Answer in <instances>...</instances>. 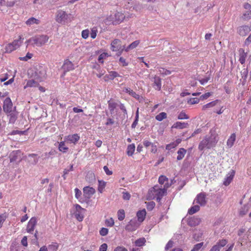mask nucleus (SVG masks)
<instances>
[{
	"label": "nucleus",
	"mask_w": 251,
	"mask_h": 251,
	"mask_svg": "<svg viewBox=\"0 0 251 251\" xmlns=\"http://www.w3.org/2000/svg\"><path fill=\"white\" fill-rule=\"evenodd\" d=\"M217 142L216 137L214 135L206 136L200 143L199 149L203 150L204 148L210 149L215 146Z\"/></svg>",
	"instance_id": "1"
},
{
	"label": "nucleus",
	"mask_w": 251,
	"mask_h": 251,
	"mask_svg": "<svg viewBox=\"0 0 251 251\" xmlns=\"http://www.w3.org/2000/svg\"><path fill=\"white\" fill-rule=\"evenodd\" d=\"M46 76V71L45 68L40 66L36 68L34 72L32 74L33 78L40 82L45 80Z\"/></svg>",
	"instance_id": "2"
},
{
	"label": "nucleus",
	"mask_w": 251,
	"mask_h": 251,
	"mask_svg": "<svg viewBox=\"0 0 251 251\" xmlns=\"http://www.w3.org/2000/svg\"><path fill=\"white\" fill-rule=\"evenodd\" d=\"M49 40V37L46 35H42L38 36H36L34 38L29 39L26 41L28 43L33 42V44L38 47H41L44 45Z\"/></svg>",
	"instance_id": "3"
},
{
	"label": "nucleus",
	"mask_w": 251,
	"mask_h": 251,
	"mask_svg": "<svg viewBox=\"0 0 251 251\" xmlns=\"http://www.w3.org/2000/svg\"><path fill=\"white\" fill-rule=\"evenodd\" d=\"M22 151L20 150L12 151L9 155L10 162H17V164H18L22 160Z\"/></svg>",
	"instance_id": "4"
},
{
	"label": "nucleus",
	"mask_w": 251,
	"mask_h": 251,
	"mask_svg": "<svg viewBox=\"0 0 251 251\" xmlns=\"http://www.w3.org/2000/svg\"><path fill=\"white\" fill-rule=\"evenodd\" d=\"M140 223L136 218L131 219L125 227V229L128 231H133L136 230L139 226Z\"/></svg>",
	"instance_id": "5"
},
{
	"label": "nucleus",
	"mask_w": 251,
	"mask_h": 251,
	"mask_svg": "<svg viewBox=\"0 0 251 251\" xmlns=\"http://www.w3.org/2000/svg\"><path fill=\"white\" fill-rule=\"evenodd\" d=\"M126 44H123L122 41L118 39H115L111 43L110 49L112 51H117L123 48L126 47Z\"/></svg>",
	"instance_id": "6"
},
{
	"label": "nucleus",
	"mask_w": 251,
	"mask_h": 251,
	"mask_svg": "<svg viewBox=\"0 0 251 251\" xmlns=\"http://www.w3.org/2000/svg\"><path fill=\"white\" fill-rule=\"evenodd\" d=\"M69 15L66 12L59 10L57 11L56 15V21L59 23H65L68 19Z\"/></svg>",
	"instance_id": "7"
},
{
	"label": "nucleus",
	"mask_w": 251,
	"mask_h": 251,
	"mask_svg": "<svg viewBox=\"0 0 251 251\" xmlns=\"http://www.w3.org/2000/svg\"><path fill=\"white\" fill-rule=\"evenodd\" d=\"M125 18V16L123 13L119 12H116L113 16H111L113 25H117L120 24L123 21Z\"/></svg>",
	"instance_id": "8"
},
{
	"label": "nucleus",
	"mask_w": 251,
	"mask_h": 251,
	"mask_svg": "<svg viewBox=\"0 0 251 251\" xmlns=\"http://www.w3.org/2000/svg\"><path fill=\"white\" fill-rule=\"evenodd\" d=\"M13 108V103L9 97L6 98L3 101V109L6 113H10L12 112Z\"/></svg>",
	"instance_id": "9"
},
{
	"label": "nucleus",
	"mask_w": 251,
	"mask_h": 251,
	"mask_svg": "<svg viewBox=\"0 0 251 251\" xmlns=\"http://www.w3.org/2000/svg\"><path fill=\"white\" fill-rule=\"evenodd\" d=\"M62 69L64 71L63 75H65L67 72L75 69L74 65L68 59H65L62 66Z\"/></svg>",
	"instance_id": "10"
},
{
	"label": "nucleus",
	"mask_w": 251,
	"mask_h": 251,
	"mask_svg": "<svg viewBox=\"0 0 251 251\" xmlns=\"http://www.w3.org/2000/svg\"><path fill=\"white\" fill-rule=\"evenodd\" d=\"M166 193V190L165 189L159 188L158 186H155L149 192L148 194L151 195V194L152 193V195L163 197Z\"/></svg>",
	"instance_id": "11"
},
{
	"label": "nucleus",
	"mask_w": 251,
	"mask_h": 251,
	"mask_svg": "<svg viewBox=\"0 0 251 251\" xmlns=\"http://www.w3.org/2000/svg\"><path fill=\"white\" fill-rule=\"evenodd\" d=\"M37 220L36 217H32L28 221L26 230L28 233L32 234L37 224Z\"/></svg>",
	"instance_id": "12"
},
{
	"label": "nucleus",
	"mask_w": 251,
	"mask_h": 251,
	"mask_svg": "<svg viewBox=\"0 0 251 251\" xmlns=\"http://www.w3.org/2000/svg\"><path fill=\"white\" fill-rule=\"evenodd\" d=\"M75 212H74V214L75 218L79 222L83 221L84 216L82 214L81 211H84L85 209L82 208L79 204H76L75 205Z\"/></svg>",
	"instance_id": "13"
},
{
	"label": "nucleus",
	"mask_w": 251,
	"mask_h": 251,
	"mask_svg": "<svg viewBox=\"0 0 251 251\" xmlns=\"http://www.w3.org/2000/svg\"><path fill=\"white\" fill-rule=\"evenodd\" d=\"M83 196L86 200H88L95 193L96 191L93 187L85 186L83 188Z\"/></svg>",
	"instance_id": "14"
},
{
	"label": "nucleus",
	"mask_w": 251,
	"mask_h": 251,
	"mask_svg": "<svg viewBox=\"0 0 251 251\" xmlns=\"http://www.w3.org/2000/svg\"><path fill=\"white\" fill-rule=\"evenodd\" d=\"M194 201L199 204L201 206H204L206 203V194L204 192H201L197 195Z\"/></svg>",
	"instance_id": "15"
},
{
	"label": "nucleus",
	"mask_w": 251,
	"mask_h": 251,
	"mask_svg": "<svg viewBox=\"0 0 251 251\" xmlns=\"http://www.w3.org/2000/svg\"><path fill=\"white\" fill-rule=\"evenodd\" d=\"M201 219L196 216H193L187 219V224L190 226H195L200 224Z\"/></svg>",
	"instance_id": "16"
},
{
	"label": "nucleus",
	"mask_w": 251,
	"mask_h": 251,
	"mask_svg": "<svg viewBox=\"0 0 251 251\" xmlns=\"http://www.w3.org/2000/svg\"><path fill=\"white\" fill-rule=\"evenodd\" d=\"M251 31L250 27L249 26L247 25H242L239 26L237 28V32L241 36H244L248 34V33Z\"/></svg>",
	"instance_id": "17"
},
{
	"label": "nucleus",
	"mask_w": 251,
	"mask_h": 251,
	"mask_svg": "<svg viewBox=\"0 0 251 251\" xmlns=\"http://www.w3.org/2000/svg\"><path fill=\"white\" fill-rule=\"evenodd\" d=\"M235 172L234 170H231L226 175V177L225 178V180L224 181L223 184L225 186L228 185L232 180L233 179V178L235 175Z\"/></svg>",
	"instance_id": "18"
},
{
	"label": "nucleus",
	"mask_w": 251,
	"mask_h": 251,
	"mask_svg": "<svg viewBox=\"0 0 251 251\" xmlns=\"http://www.w3.org/2000/svg\"><path fill=\"white\" fill-rule=\"evenodd\" d=\"M28 162L31 165H35L38 162L39 157H38V155L37 154H29L28 155Z\"/></svg>",
	"instance_id": "19"
},
{
	"label": "nucleus",
	"mask_w": 251,
	"mask_h": 251,
	"mask_svg": "<svg viewBox=\"0 0 251 251\" xmlns=\"http://www.w3.org/2000/svg\"><path fill=\"white\" fill-rule=\"evenodd\" d=\"M40 81H38L35 79L34 78L33 79H31L28 80L27 81L26 84L24 86V88L25 89L26 87H36L39 86V83Z\"/></svg>",
	"instance_id": "20"
},
{
	"label": "nucleus",
	"mask_w": 251,
	"mask_h": 251,
	"mask_svg": "<svg viewBox=\"0 0 251 251\" xmlns=\"http://www.w3.org/2000/svg\"><path fill=\"white\" fill-rule=\"evenodd\" d=\"M146 215V211L145 209L138 211L136 214V216L138 219L137 221H138L139 223H141L144 221Z\"/></svg>",
	"instance_id": "21"
},
{
	"label": "nucleus",
	"mask_w": 251,
	"mask_h": 251,
	"mask_svg": "<svg viewBox=\"0 0 251 251\" xmlns=\"http://www.w3.org/2000/svg\"><path fill=\"white\" fill-rule=\"evenodd\" d=\"M66 139L70 143L75 144L80 139L78 134L69 135L66 137Z\"/></svg>",
	"instance_id": "22"
},
{
	"label": "nucleus",
	"mask_w": 251,
	"mask_h": 251,
	"mask_svg": "<svg viewBox=\"0 0 251 251\" xmlns=\"http://www.w3.org/2000/svg\"><path fill=\"white\" fill-rule=\"evenodd\" d=\"M153 87L155 90H160L161 88V80L159 77L155 76L154 77Z\"/></svg>",
	"instance_id": "23"
},
{
	"label": "nucleus",
	"mask_w": 251,
	"mask_h": 251,
	"mask_svg": "<svg viewBox=\"0 0 251 251\" xmlns=\"http://www.w3.org/2000/svg\"><path fill=\"white\" fill-rule=\"evenodd\" d=\"M188 126V124L187 123L177 122L174 124L172 127L181 129L187 127Z\"/></svg>",
	"instance_id": "24"
},
{
	"label": "nucleus",
	"mask_w": 251,
	"mask_h": 251,
	"mask_svg": "<svg viewBox=\"0 0 251 251\" xmlns=\"http://www.w3.org/2000/svg\"><path fill=\"white\" fill-rule=\"evenodd\" d=\"M7 116L9 117V123L14 124L18 118L17 113L16 111H12L10 113H7Z\"/></svg>",
	"instance_id": "25"
},
{
	"label": "nucleus",
	"mask_w": 251,
	"mask_h": 251,
	"mask_svg": "<svg viewBox=\"0 0 251 251\" xmlns=\"http://www.w3.org/2000/svg\"><path fill=\"white\" fill-rule=\"evenodd\" d=\"M123 91L125 93H128L131 96L137 100H139L140 98V96L139 95L137 94L135 92L129 88H124Z\"/></svg>",
	"instance_id": "26"
},
{
	"label": "nucleus",
	"mask_w": 251,
	"mask_h": 251,
	"mask_svg": "<svg viewBox=\"0 0 251 251\" xmlns=\"http://www.w3.org/2000/svg\"><path fill=\"white\" fill-rule=\"evenodd\" d=\"M240 58L239 61L241 64H243L245 62L246 58L247 57V53L245 52L243 49H240L239 50Z\"/></svg>",
	"instance_id": "27"
},
{
	"label": "nucleus",
	"mask_w": 251,
	"mask_h": 251,
	"mask_svg": "<svg viewBox=\"0 0 251 251\" xmlns=\"http://www.w3.org/2000/svg\"><path fill=\"white\" fill-rule=\"evenodd\" d=\"M0 3L1 5L12 7L15 3V0H0Z\"/></svg>",
	"instance_id": "28"
},
{
	"label": "nucleus",
	"mask_w": 251,
	"mask_h": 251,
	"mask_svg": "<svg viewBox=\"0 0 251 251\" xmlns=\"http://www.w3.org/2000/svg\"><path fill=\"white\" fill-rule=\"evenodd\" d=\"M135 149V146L134 144H129L127 146L126 153L128 156H132Z\"/></svg>",
	"instance_id": "29"
},
{
	"label": "nucleus",
	"mask_w": 251,
	"mask_h": 251,
	"mask_svg": "<svg viewBox=\"0 0 251 251\" xmlns=\"http://www.w3.org/2000/svg\"><path fill=\"white\" fill-rule=\"evenodd\" d=\"M241 74L242 75V78L241 79L243 80L242 84L244 85L247 81V78L248 75V70L247 69H243L241 71Z\"/></svg>",
	"instance_id": "30"
},
{
	"label": "nucleus",
	"mask_w": 251,
	"mask_h": 251,
	"mask_svg": "<svg viewBox=\"0 0 251 251\" xmlns=\"http://www.w3.org/2000/svg\"><path fill=\"white\" fill-rule=\"evenodd\" d=\"M177 153L178 154L177 156V160H180L184 157L185 154L186 153V150L184 148H180L178 150Z\"/></svg>",
	"instance_id": "31"
},
{
	"label": "nucleus",
	"mask_w": 251,
	"mask_h": 251,
	"mask_svg": "<svg viewBox=\"0 0 251 251\" xmlns=\"http://www.w3.org/2000/svg\"><path fill=\"white\" fill-rule=\"evenodd\" d=\"M236 135L235 133H232L227 141V145L229 148H231L234 144L235 141Z\"/></svg>",
	"instance_id": "32"
},
{
	"label": "nucleus",
	"mask_w": 251,
	"mask_h": 251,
	"mask_svg": "<svg viewBox=\"0 0 251 251\" xmlns=\"http://www.w3.org/2000/svg\"><path fill=\"white\" fill-rule=\"evenodd\" d=\"M139 44V40H136L127 46H126V51L128 52L130 50L135 48Z\"/></svg>",
	"instance_id": "33"
},
{
	"label": "nucleus",
	"mask_w": 251,
	"mask_h": 251,
	"mask_svg": "<svg viewBox=\"0 0 251 251\" xmlns=\"http://www.w3.org/2000/svg\"><path fill=\"white\" fill-rule=\"evenodd\" d=\"M108 108L110 110L111 114H112L114 109L117 106V103L112 101L111 100L108 101Z\"/></svg>",
	"instance_id": "34"
},
{
	"label": "nucleus",
	"mask_w": 251,
	"mask_h": 251,
	"mask_svg": "<svg viewBox=\"0 0 251 251\" xmlns=\"http://www.w3.org/2000/svg\"><path fill=\"white\" fill-rule=\"evenodd\" d=\"M120 76V75L116 71H111L109 72V74L105 76L108 79L110 80H113L115 78Z\"/></svg>",
	"instance_id": "35"
},
{
	"label": "nucleus",
	"mask_w": 251,
	"mask_h": 251,
	"mask_svg": "<svg viewBox=\"0 0 251 251\" xmlns=\"http://www.w3.org/2000/svg\"><path fill=\"white\" fill-rule=\"evenodd\" d=\"M86 179L89 183H93L96 181L95 176L94 173H88L86 176Z\"/></svg>",
	"instance_id": "36"
},
{
	"label": "nucleus",
	"mask_w": 251,
	"mask_h": 251,
	"mask_svg": "<svg viewBox=\"0 0 251 251\" xmlns=\"http://www.w3.org/2000/svg\"><path fill=\"white\" fill-rule=\"evenodd\" d=\"M22 42V37L20 36L19 39L14 40L13 42H12L10 44L12 45V46L17 49L20 46Z\"/></svg>",
	"instance_id": "37"
},
{
	"label": "nucleus",
	"mask_w": 251,
	"mask_h": 251,
	"mask_svg": "<svg viewBox=\"0 0 251 251\" xmlns=\"http://www.w3.org/2000/svg\"><path fill=\"white\" fill-rule=\"evenodd\" d=\"M39 23H40V21L37 19H35L34 17L30 18L26 22V25H32L34 24H35L36 25H38V24H39Z\"/></svg>",
	"instance_id": "38"
},
{
	"label": "nucleus",
	"mask_w": 251,
	"mask_h": 251,
	"mask_svg": "<svg viewBox=\"0 0 251 251\" xmlns=\"http://www.w3.org/2000/svg\"><path fill=\"white\" fill-rule=\"evenodd\" d=\"M68 149L69 148L65 146V142L64 141H62L59 144L58 150L59 151L63 153H65L68 151Z\"/></svg>",
	"instance_id": "39"
},
{
	"label": "nucleus",
	"mask_w": 251,
	"mask_h": 251,
	"mask_svg": "<svg viewBox=\"0 0 251 251\" xmlns=\"http://www.w3.org/2000/svg\"><path fill=\"white\" fill-rule=\"evenodd\" d=\"M200 207L198 205H194L188 210V213L190 215L194 214V213H196L197 212L199 211L200 210Z\"/></svg>",
	"instance_id": "40"
},
{
	"label": "nucleus",
	"mask_w": 251,
	"mask_h": 251,
	"mask_svg": "<svg viewBox=\"0 0 251 251\" xmlns=\"http://www.w3.org/2000/svg\"><path fill=\"white\" fill-rule=\"evenodd\" d=\"M167 118V114L165 112H162L155 116V119L159 122Z\"/></svg>",
	"instance_id": "41"
},
{
	"label": "nucleus",
	"mask_w": 251,
	"mask_h": 251,
	"mask_svg": "<svg viewBox=\"0 0 251 251\" xmlns=\"http://www.w3.org/2000/svg\"><path fill=\"white\" fill-rule=\"evenodd\" d=\"M219 102V100H217L214 101H212L210 102L207 103L203 106L202 109H205L206 108H208L210 107H212L216 105V104Z\"/></svg>",
	"instance_id": "42"
},
{
	"label": "nucleus",
	"mask_w": 251,
	"mask_h": 251,
	"mask_svg": "<svg viewBox=\"0 0 251 251\" xmlns=\"http://www.w3.org/2000/svg\"><path fill=\"white\" fill-rule=\"evenodd\" d=\"M118 219L119 221H123L125 218V213L123 209H120L117 212Z\"/></svg>",
	"instance_id": "43"
},
{
	"label": "nucleus",
	"mask_w": 251,
	"mask_h": 251,
	"mask_svg": "<svg viewBox=\"0 0 251 251\" xmlns=\"http://www.w3.org/2000/svg\"><path fill=\"white\" fill-rule=\"evenodd\" d=\"M59 245L56 243H52L48 246V249L50 251H57L58 249Z\"/></svg>",
	"instance_id": "44"
},
{
	"label": "nucleus",
	"mask_w": 251,
	"mask_h": 251,
	"mask_svg": "<svg viewBox=\"0 0 251 251\" xmlns=\"http://www.w3.org/2000/svg\"><path fill=\"white\" fill-rule=\"evenodd\" d=\"M98 191L102 193L106 185V182L103 180H99Z\"/></svg>",
	"instance_id": "45"
},
{
	"label": "nucleus",
	"mask_w": 251,
	"mask_h": 251,
	"mask_svg": "<svg viewBox=\"0 0 251 251\" xmlns=\"http://www.w3.org/2000/svg\"><path fill=\"white\" fill-rule=\"evenodd\" d=\"M57 153L55 150H51L49 152H45L43 155L45 156V159H49L50 156H54Z\"/></svg>",
	"instance_id": "46"
},
{
	"label": "nucleus",
	"mask_w": 251,
	"mask_h": 251,
	"mask_svg": "<svg viewBox=\"0 0 251 251\" xmlns=\"http://www.w3.org/2000/svg\"><path fill=\"white\" fill-rule=\"evenodd\" d=\"M189 118V117L183 111L180 112L177 116V119L179 120L188 119Z\"/></svg>",
	"instance_id": "47"
},
{
	"label": "nucleus",
	"mask_w": 251,
	"mask_h": 251,
	"mask_svg": "<svg viewBox=\"0 0 251 251\" xmlns=\"http://www.w3.org/2000/svg\"><path fill=\"white\" fill-rule=\"evenodd\" d=\"M145 242H146V240L144 238H141L137 239L135 241V245L136 246L141 247L145 244Z\"/></svg>",
	"instance_id": "48"
},
{
	"label": "nucleus",
	"mask_w": 251,
	"mask_h": 251,
	"mask_svg": "<svg viewBox=\"0 0 251 251\" xmlns=\"http://www.w3.org/2000/svg\"><path fill=\"white\" fill-rule=\"evenodd\" d=\"M242 18L244 20H249L251 18V10L246 11L242 16Z\"/></svg>",
	"instance_id": "49"
},
{
	"label": "nucleus",
	"mask_w": 251,
	"mask_h": 251,
	"mask_svg": "<svg viewBox=\"0 0 251 251\" xmlns=\"http://www.w3.org/2000/svg\"><path fill=\"white\" fill-rule=\"evenodd\" d=\"M5 52L6 53H10L12 51L16 50V48H15L12 45H11L10 43H9V44H8L6 47H5Z\"/></svg>",
	"instance_id": "50"
},
{
	"label": "nucleus",
	"mask_w": 251,
	"mask_h": 251,
	"mask_svg": "<svg viewBox=\"0 0 251 251\" xmlns=\"http://www.w3.org/2000/svg\"><path fill=\"white\" fill-rule=\"evenodd\" d=\"M33 54L31 53L27 52L26 55L24 57H20L19 59L21 61H27L28 59L32 58Z\"/></svg>",
	"instance_id": "51"
},
{
	"label": "nucleus",
	"mask_w": 251,
	"mask_h": 251,
	"mask_svg": "<svg viewBox=\"0 0 251 251\" xmlns=\"http://www.w3.org/2000/svg\"><path fill=\"white\" fill-rule=\"evenodd\" d=\"M7 216L6 213L0 214V228L2 226L3 222L5 221Z\"/></svg>",
	"instance_id": "52"
},
{
	"label": "nucleus",
	"mask_w": 251,
	"mask_h": 251,
	"mask_svg": "<svg viewBox=\"0 0 251 251\" xmlns=\"http://www.w3.org/2000/svg\"><path fill=\"white\" fill-rule=\"evenodd\" d=\"M98 30L96 27H93L91 29L90 36L92 39H95L96 37Z\"/></svg>",
	"instance_id": "53"
},
{
	"label": "nucleus",
	"mask_w": 251,
	"mask_h": 251,
	"mask_svg": "<svg viewBox=\"0 0 251 251\" xmlns=\"http://www.w3.org/2000/svg\"><path fill=\"white\" fill-rule=\"evenodd\" d=\"M108 56V54L107 53H102L100 54L99 57H98V61L100 63H103V59L105 58L106 57Z\"/></svg>",
	"instance_id": "54"
},
{
	"label": "nucleus",
	"mask_w": 251,
	"mask_h": 251,
	"mask_svg": "<svg viewBox=\"0 0 251 251\" xmlns=\"http://www.w3.org/2000/svg\"><path fill=\"white\" fill-rule=\"evenodd\" d=\"M203 242H201L198 244H197L194 245L193 249L191 251H199L201 248L203 246Z\"/></svg>",
	"instance_id": "55"
},
{
	"label": "nucleus",
	"mask_w": 251,
	"mask_h": 251,
	"mask_svg": "<svg viewBox=\"0 0 251 251\" xmlns=\"http://www.w3.org/2000/svg\"><path fill=\"white\" fill-rule=\"evenodd\" d=\"M159 71L160 73L164 75H169L171 74V71L168 70L167 69H165L164 68H160L159 70Z\"/></svg>",
	"instance_id": "56"
},
{
	"label": "nucleus",
	"mask_w": 251,
	"mask_h": 251,
	"mask_svg": "<svg viewBox=\"0 0 251 251\" xmlns=\"http://www.w3.org/2000/svg\"><path fill=\"white\" fill-rule=\"evenodd\" d=\"M168 181V178L165 176H161L158 178V182L160 184H163L166 181Z\"/></svg>",
	"instance_id": "57"
},
{
	"label": "nucleus",
	"mask_w": 251,
	"mask_h": 251,
	"mask_svg": "<svg viewBox=\"0 0 251 251\" xmlns=\"http://www.w3.org/2000/svg\"><path fill=\"white\" fill-rule=\"evenodd\" d=\"M227 243V241L226 239H221L218 241L217 244L219 246V247L222 248L226 245Z\"/></svg>",
	"instance_id": "58"
},
{
	"label": "nucleus",
	"mask_w": 251,
	"mask_h": 251,
	"mask_svg": "<svg viewBox=\"0 0 251 251\" xmlns=\"http://www.w3.org/2000/svg\"><path fill=\"white\" fill-rule=\"evenodd\" d=\"M155 205V203L153 201H150L147 203V208L148 210L151 211L153 209Z\"/></svg>",
	"instance_id": "59"
},
{
	"label": "nucleus",
	"mask_w": 251,
	"mask_h": 251,
	"mask_svg": "<svg viewBox=\"0 0 251 251\" xmlns=\"http://www.w3.org/2000/svg\"><path fill=\"white\" fill-rule=\"evenodd\" d=\"M200 100V99L197 98H191L188 100V103H190L191 104H196L199 103Z\"/></svg>",
	"instance_id": "60"
},
{
	"label": "nucleus",
	"mask_w": 251,
	"mask_h": 251,
	"mask_svg": "<svg viewBox=\"0 0 251 251\" xmlns=\"http://www.w3.org/2000/svg\"><path fill=\"white\" fill-rule=\"evenodd\" d=\"M108 228L105 227H102L100 230V234L102 236L106 235L108 234Z\"/></svg>",
	"instance_id": "61"
},
{
	"label": "nucleus",
	"mask_w": 251,
	"mask_h": 251,
	"mask_svg": "<svg viewBox=\"0 0 251 251\" xmlns=\"http://www.w3.org/2000/svg\"><path fill=\"white\" fill-rule=\"evenodd\" d=\"M105 224L108 226L112 227L114 224V220L112 218L106 219L105 220Z\"/></svg>",
	"instance_id": "62"
},
{
	"label": "nucleus",
	"mask_w": 251,
	"mask_h": 251,
	"mask_svg": "<svg viewBox=\"0 0 251 251\" xmlns=\"http://www.w3.org/2000/svg\"><path fill=\"white\" fill-rule=\"evenodd\" d=\"M89 35V31L88 29L82 30L81 32L82 37L85 39H87Z\"/></svg>",
	"instance_id": "63"
},
{
	"label": "nucleus",
	"mask_w": 251,
	"mask_h": 251,
	"mask_svg": "<svg viewBox=\"0 0 251 251\" xmlns=\"http://www.w3.org/2000/svg\"><path fill=\"white\" fill-rule=\"evenodd\" d=\"M75 198L77 199H78L80 197V196L82 194L81 191L77 188H76L75 189Z\"/></svg>",
	"instance_id": "64"
}]
</instances>
